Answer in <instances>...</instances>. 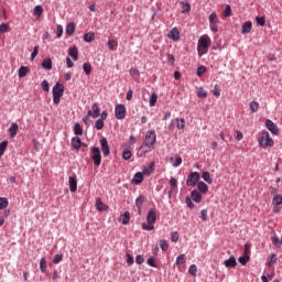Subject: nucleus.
Listing matches in <instances>:
<instances>
[{"label": "nucleus", "mask_w": 282, "mask_h": 282, "mask_svg": "<svg viewBox=\"0 0 282 282\" xmlns=\"http://www.w3.org/2000/svg\"><path fill=\"white\" fill-rule=\"evenodd\" d=\"M186 263V256L184 253L176 257L175 265H184Z\"/></svg>", "instance_id": "nucleus-29"}, {"label": "nucleus", "mask_w": 282, "mask_h": 282, "mask_svg": "<svg viewBox=\"0 0 282 282\" xmlns=\"http://www.w3.org/2000/svg\"><path fill=\"white\" fill-rule=\"evenodd\" d=\"M42 68L50 72L52 69V58H50V57L44 58L42 62Z\"/></svg>", "instance_id": "nucleus-23"}, {"label": "nucleus", "mask_w": 282, "mask_h": 282, "mask_svg": "<svg viewBox=\"0 0 282 282\" xmlns=\"http://www.w3.org/2000/svg\"><path fill=\"white\" fill-rule=\"evenodd\" d=\"M199 172H191L186 180V186H197L199 184Z\"/></svg>", "instance_id": "nucleus-7"}, {"label": "nucleus", "mask_w": 282, "mask_h": 282, "mask_svg": "<svg viewBox=\"0 0 282 282\" xmlns=\"http://www.w3.org/2000/svg\"><path fill=\"white\" fill-rule=\"evenodd\" d=\"M56 36H57V39H61V36H63V25H61V24L57 25Z\"/></svg>", "instance_id": "nucleus-64"}, {"label": "nucleus", "mask_w": 282, "mask_h": 282, "mask_svg": "<svg viewBox=\"0 0 282 282\" xmlns=\"http://www.w3.org/2000/svg\"><path fill=\"white\" fill-rule=\"evenodd\" d=\"M182 4V14H186L188 12H191V3H188V1H181Z\"/></svg>", "instance_id": "nucleus-25"}, {"label": "nucleus", "mask_w": 282, "mask_h": 282, "mask_svg": "<svg viewBox=\"0 0 282 282\" xmlns=\"http://www.w3.org/2000/svg\"><path fill=\"white\" fill-rule=\"evenodd\" d=\"M68 56L73 58V61H78V48L73 46L68 50Z\"/></svg>", "instance_id": "nucleus-22"}, {"label": "nucleus", "mask_w": 282, "mask_h": 282, "mask_svg": "<svg viewBox=\"0 0 282 282\" xmlns=\"http://www.w3.org/2000/svg\"><path fill=\"white\" fill-rule=\"evenodd\" d=\"M87 112L90 118H94L96 120V118H100V106L95 102L91 106V110H88Z\"/></svg>", "instance_id": "nucleus-8"}, {"label": "nucleus", "mask_w": 282, "mask_h": 282, "mask_svg": "<svg viewBox=\"0 0 282 282\" xmlns=\"http://www.w3.org/2000/svg\"><path fill=\"white\" fill-rule=\"evenodd\" d=\"M144 182V175L142 172H137L132 178V184L140 185Z\"/></svg>", "instance_id": "nucleus-16"}, {"label": "nucleus", "mask_w": 282, "mask_h": 282, "mask_svg": "<svg viewBox=\"0 0 282 282\" xmlns=\"http://www.w3.org/2000/svg\"><path fill=\"white\" fill-rule=\"evenodd\" d=\"M191 199H193V202H195V204H202V192H199L197 189H193L191 192Z\"/></svg>", "instance_id": "nucleus-13"}, {"label": "nucleus", "mask_w": 282, "mask_h": 282, "mask_svg": "<svg viewBox=\"0 0 282 282\" xmlns=\"http://www.w3.org/2000/svg\"><path fill=\"white\" fill-rule=\"evenodd\" d=\"M153 171H155L154 162L150 163L148 166H144L141 173L143 175H151V173H153Z\"/></svg>", "instance_id": "nucleus-19"}, {"label": "nucleus", "mask_w": 282, "mask_h": 282, "mask_svg": "<svg viewBox=\"0 0 282 282\" xmlns=\"http://www.w3.org/2000/svg\"><path fill=\"white\" fill-rule=\"evenodd\" d=\"M105 128V120L102 119H97L95 121V129H97V131H101V129Z\"/></svg>", "instance_id": "nucleus-36"}, {"label": "nucleus", "mask_w": 282, "mask_h": 282, "mask_svg": "<svg viewBox=\"0 0 282 282\" xmlns=\"http://www.w3.org/2000/svg\"><path fill=\"white\" fill-rule=\"evenodd\" d=\"M219 23V17L217 15V12H212L209 14V24H218Z\"/></svg>", "instance_id": "nucleus-28"}, {"label": "nucleus", "mask_w": 282, "mask_h": 282, "mask_svg": "<svg viewBox=\"0 0 282 282\" xmlns=\"http://www.w3.org/2000/svg\"><path fill=\"white\" fill-rule=\"evenodd\" d=\"M272 204H273V206H281V204H282V195L281 194H275L273 196Z\"/></svg>", "instance_id": "nucleus-30"}, {"label": "nucleus", "mask_w": 282, "mask_h": 282, "mask_svg": "<svg viewBox=\"0 0 282 282\" xmlns=\"http://www.w3.org/2000/svg\"><path fill=\"white\" fill-rule=\"evenodd\" d=\"M130 219H131V214L129 212H124L121 224H123V226H127V224H129Z\"/></svg>", "instance_id": "nucleus-37"}, {"label": "nucleus", "mask_w": 282, "mask_h": 282, "mask_svg": "<svg viewBox=\"0 0 282 282\" xmlns=\"http://www.w3.org/2000/svg\"><path fill=\"white\" fill-rule=\"evenodd\" d=\"M9 204L10 202H8V198L0 197V210H3V208H8Z\"/></svg>", "instance_id": "nucleus-43"}, {"label": "nucleus", "mask_w": 282, "mask_h": 282, "mask_svg": "<svg viewBox=\"0 0 282 282\" xmlns=\"http://www.w3.org/2000/svg\"><path fill=\"white\" fill-rule=\"evenodd\" d=\"M40 270L43 273L47 272V261L45 260V258H41L40 260Z\"/></svg>", "instance_id": "nucleus-35"}, {"label": "nucleus", "mask_w": 282, "mask_h": 282, "mask_svg": "<svg viewBox=\"0 0 282 282\" xmlns=\"http://www.w3.org/2000/svg\"><path fill=\"white\" fill-rule=\"evenodd\" d=\"M115 116L117 120H124L127 118V107L123 104H118L115 107Z\"/></svg>", "instance_id": "nucleus-6"}, {"label": "nucleus", "mask_w": 282, "mask_h": 282, "mask_svg": "<svg viewBox=\"0 0 282 282\" xmlns=\"http://www.w3.org/2000/svg\"><path fill=\"white\" fill-rule=\"evenodd\" d=\"M257 25H260V28L265 26V17H256Z\"/></svg>", "instance_id": "nucleus-45"}, {"label": "nucleus", "mask_w": 282, "mask_h": 282, "mask_svg": "<svg viewBox=\"0 0 282 282\" xmlns=\"http://www.w3.org/2000/svg\"><path fill=\"white\" fill-rule=\"evenodd\" d=\"M276 263V254H271L270 258L268 259V265H272Z\"/></svg>", "instance_id": "nucleus-63"}, {"label": "nucleus", "mask_w": 282, "mask_h": 282, "mask_svg": "<svg viewBox=\"0 0 282 282\" xmlns=\"http://www.w3.org/2000/svg\"><path fill=\"white\" fill-rule=\"evenodd\" d=\"M90 158L94 162V166H96L98 169V166H100V164H102V154H100V148L93 147Z\"/></svg>", "instance_id": "nucleus-5"}, {"label": "nucleus", "mask_w": 282, "mask_h": 282, "mask_svg": "<svg viewBox=\"0 0 282 282\" xmlns=\"http://www.w3.org/2000/svg\"><path fill=\"white\" fill-rule=\"evenodd\" d=\"M212 44H213V40H210V36L208 35H203L198 39L197 52H198L199 58L208 54V47H210Z\"/></svg>", "instance_id": "nucleus-1"}, {"label": "nucleus", "mask_w": 282, "mask_h": 282, "mask_svg": "<svg viewBox=\"0 0 282 282\" xmlns=\"http://www.w3.org/2000/svg\"><path fill=\"white\" fill-rule=\"evenodd\" d=\"M197 191L206 195L208 193V185L204 181H200L197 183Z\"/></svg>", "instance_id": "nucleus-20"}, {"label": "nucleus", "mask_w": 282, "mask_h": 282, "mask_svg": "<svg viewBox=\"0 0 282 282\" xmlns=\"http://www.w3.org/2000/svg\"><path fill=\"white\" fill-rule=\"evenodd\" d=\"M159 243L163 252H166V250H169V241L161 239Z\"/></svg>", "instance_id": "nucleus-42"}, {"label": "nucleus", "mask_w": 282, "mask_h": 282, "mask_svg": "<svg viewBox=\"0 0 282 282\" xmlns=\"http://www.w3.org/2000/svg\"><path fill=\"white\" fill-rule=\"evenodd\" d=\"M96 206L97 210H105V208H107V205L102 204V199L100 198L96 199Z\"/></svg>", "instance_id": "nucleus-48"}, {"label": "nucleus", "mask_w": 282, "mask_h": 282, "mask_svg": "<svg viewBox=\"0 0 282 282\" xmlns=\"http://www.w3.org/2000/svg\"><path fill=\"white\" fill-rule=\"evenodd\" d=\"M100 145H101V151L104 153V158H109L111 150L109 148V142L107 141V138H102L100 140Z\"/></svg>", "instance_id": "nucleus-9"}, {"label": "nucleus", "mask_w": 282, "mask_h": 282, "mask_svg": "<svg viewBox=\"0 0 282 282\" xmlns=\"http://www.w3.org/2000/svg\"><path fill=\"white\" fill-rule=\"evenodd\" d=\"M206 66H198L196 69V76H198V78H202V76H204V74H206Z\"/></svg>", "instance_id": "nucleus-39"}, {"label": "nucleus", "mask_w": 282, "mask_h": 282, "mask_svg": "<svg viewBox=\"0 0 282 282\" xmlns=\"http://www.w3.org/2000/svg\"><path fill=\"white\" fill-rule=\"evenodd\" d=\"M188 272L192 276H197V265L196 264H191L188 268Z\"/></svg>", "instance_id": "nucleus-50"}, {"label": "nucleus", "mask_w": 282, "mask_h": 282, "mask_svg": "<svg viewBox=\"0 0 282 282\" xmlns=\"http://www.w3.org/2000/svg\"><path fill=\"white\" fill-rule=\"evenodd\" d=\"M68 185H69L70 193H76V191H78V180H76V177L69 176Z\"/></svg>", "instance_id": "nucleus-12"}, {"label": "nucleus", "mask_w": 282, "mask_h": 282, "mask_svg": "<svg viewBox=\"0 0 282 282\" xmlns=\"http://www.w3.org/2000/svg\"><path fill=\"white\" fill-rule=\"evenodd\" d=\"M41 87H42L43 91H50V82H47V79H44L41 83Z\"/></svg>", "instance_id": "nucleus-57"}, {"label": "nucleus", "mask_w": 282, "mask_h": 282, "mask_svg": "<svg viewBox=\"0 0 282 282\" xmlns=\"http://www.w3.org/2000/svg\"><path fill=\"white\" fill-rule=\"evenodd\" d=\"M251 31H252V22L251 21L245 22L241 26V34H250Z\"/></svg>", "instance_id": "nucleus-17"}, {"label": "nucleus", "mask_w": 282, "mask_h": 282, "mask_svg": "<svg viewBox=\"0 0 282 282\" xmlns=\"http://www.w3.org/2000/svg\"><path fill=\"white\" fill-rule=\"evenodd\" d=\"M142 263H144V256L138 254V256L135 257V264H137V265H142Z\"/></svg>", "instance_id": "nucleus-61"}, {"label": "nucleus", "mask_w": 282, "mask_h": 282, "mask_svg": "<svg viewBox=\"0 0 282 282\" xmlns=\"http://www.w3.org/2000/svg\"><path fill=\"white\" fill-rule=\"evenodd\" d=\"M213 95L216 96L217 98H219V96H221V88L219 87V85H215L214 89L212 90Z\"/></svg>", "instance_id": "nucleus-49"}, {"label": "nucleus", "mask_w": 282, "mask_h": 282, "mask_svg": "<svg viewBox=\"0 0 282 282\" xmlns=\"http://www.w3.org/2000/svg\"><path fill=\"white\" fill-rule=\"evenodd\" d=\"M28 72H30V68H28V66H21L18 72L19 78H25V76H28Z\"/></svg>", "instance_id": "nucleus-26"}, {"label": "nucleus", "mask_w": 282, "mask_h": 282, "mask_svg": "<svg viewBox=\"0 0 282 282\" xmlns=\"http://www.w3.org/2000/svg\"><path fill=\"white\" fill-rule=\"evenodd\" d=\"M271 241H272L273 246H275V248H281L282 242H281V240L279 239V237L273 236V237L271 238Z\"/></svg>", "instance_id": "nucleus-52"}, {"label": "nucleus", "mask_w": 282, "mask_h": 282, "mask_svg": "<svg viewBox=\"0 0 282 282\" xmlns=\"http://www.w3.org/2000/svg\"><path fill=\"white\" fill-rule=\"evenodd\" d=\"M61 261H63V253L55 254L54 258H53V263L55 265H58V263H61Z\"/></svg>", "instance_id": "nucleus-51"}, {"label": "nucleus", "mask_w": 282, "mask_h": 282, "mask_svg": "<svg viewBox=\"0 0 282 282\" xmlns=\"http://www.w3.org/2000/svg\"><path fill=\"white\" fill-rule=\"evenodd\" d=\"M83 69L86 74V76H89V74H91V64L89 63H84L83 64Z\"/></svg>", "instance_id": "nucleus-46"}, {"label": "nucleus", "mask_w": 282, "mask_h": 282, "mask_svg": "<svg viewBox=\"0 0 282 282\" xmlns=\"http://www.w3.org/2000/svg\"><path fill=\"white\" fill-rule=\"evenodd\" d=\"M155 227L153 226V224H147V223H143L142 225V230H148L149 232H151V230H153Z\"/></svg>", "instance_id": "nucleus-58"}, {"label": "nucleus", "mask_w": 282, "mask_h": 282, "mask_svg": "<svg viewBox=\"0 0 282 282\" xmlns=\"http://www.w3.org/2000/svg\"><path fill=\"white\" fill-rule=\"evenodd\" d=\"M34 14H35V17H41V14H43V7H41V6H36L35 8H34Z\"/></svg>", "instance_id": "nucleus-60"}, {"label": "nucleus", "mask_w": 282, "mask_h": 282, "mask_svg": "<svg viewBox=\"0 0 282 282\" xmlns=\"http://www.w3.org/2000/svg\"><path fill=\"white\" fill-rule=\"evenodd\" d=\"M95 39H96V34L94 32H88L84 35L85 43H93Z\"/></svg>", "instance_id": "nucleus-27"}, {"label": "nucleus", "mask_w": 282, "mask_h": 282, "mask_svg": "<svg viewBox=\"0 0 282 282\" xmlns=\"http://www.w3.org/2000/svg\"><path fill=\"white\" fill-rule=\"evenodd\" d=\"M184 127H186V119L184 118H176V129H184Z\"/></svg>", "instance_id": "nucleus-32"}, {"label": "nucleus", "mask_w": 282, "mask_h": 282, "mask_svg": "<svg viewBox=\"0 0 282 282\" xmlns=\"http://www.w3.org/2000/svg\"><path fill=\"white\" fill-rule=\"evenodd\" d=\"M72 147H73V149L78 151V149H80V147H83V141L78 137H74L72 139Z\"/></svg>", "instance_id": "nucleus-21"}, {"label": "nucleus", "mask_w": 282, "mask_h": 282, "mask_svg": "<svg viewBox=\"0 0 282 282\" xmlns=\"http://www.w3.org/2000/svg\"><path fill=\"white\" fill-rule=\"evenodd\" d=\"M197 96L199 98H208V91H206L204 88H198L197 89Z\"/></svg>", "instance_id": "nucleus-47"}, {"label": "nucleus", "mask_w": 282, "mask_h": 282, "mask_svg": "<svg viewBox=\"0 0 282 282\" xmlns=\"http://www.w3.org/2000/svg\"><path fill=\"white\" fill-rule=\"evenodd\" d=\"M250 110L252 111V113H257V111H259V102L257 101H251L249 104Z\"/></svg>", "instance_id": "nucleus-44"}, {"label": "nucleus", "mask_w": 282, "mask_h": 282, "mask_svg": "<svg viewBox=\"0 0 282 282\" xmlns=\"http://www.w3.org/2000/svg\"><path fill=\"white\" fill-rule=\"evenodd\" d=\"M258 142L262 149H268V147H274V140L270 137V132L263 131L258 138Z\"/></svg>", "instance_id": "nucleus-4"}, {"label": "nucleus", "mask_w": 282, "mask_h": 282, "mask_svg": "<svg viewBox=\"0 0 282 282\" xmlns=\"http://www.w3.org/2000/svg\"><path fill=\"white\" fill-rule=\"evenodd\" d=\"M131 155H132V153H131V150H129V149H124V151L122 152V158L124 160H131Z\"/></svg>", "instance_id": "nucleus-56"}, {"label": "nucleus", "mask_w": 282, "mask_h": 282, "mask_svg": "<svg viewBox=\"0 0 282 282\" xmlns=\"http://www.w3.org/2000/svg\"><path fill=\"white\" fill-rule=\"evenodd\" d=\"M239 263H241V265H246V263H248V261H250V257L249 256H242L238 259Z\"/></svg>", "instance_id": "nucleus-59"}, {"label": "nucleus", "mask_w": 282, "mask_h": 282, "mask_svg": "<svg viewBox=\"0 0 282 282\" xmlns=\"http://www.w3.org/2000/svg\"><path fill=\"white\" fill-rule=\"evenodd\" d=\"M74 133L75 135H83V127L80 126V123H75Z\"/></svg>", "instance_id": "nucleus-40"}, {"label": "nucleus", "mask_w": 282, "mask_h": 282, "mask_svg": "<svg viewBox=\"0 0 282 282\" xmlns=\"http://www.w3.org/2000/svg\"><path fill=\"white\" fill-rule=\"evenodd\" d=\"M147 263L148 265H150V268H158V264L155 263V258H153V256L148 258Z\"/></svg>", "instance_id": "nucleus-55"}, {"label": "nucleus", "mask_w": 282, "mask_h": 282, "mask_svg": "<svg viewBox=\"0 0 282 282\" xmlns=\"http://www.w3.org/2000/svg\"><path fill=\"white\" fill-rule=\"evenodd\" d=\"M155 142H158V134L155 133V130H149L145 133L143 144L141 145V149H144V147L148 149V151H153V147L155 145Z\"/></svg>", "instance_id": "nucleus-2"}, {"label": "nucleus", "mask_w": 282, "mask_h": 282, "mask_svg": "<svg viewBox=\"0 0 282 282\" xmlns=\"http://www.w3.org/2000/svg\"><path fill=\"white\" fill-rule=\"evenodd\" d=\"M74 32H76V25L74 23H68L66 25V34H68V36H72Z\"/></svg>", "instance_id": "nucleus-31"}, {"label": "nucleus", "mask_w": 282, "mask_h": 282, "mask_svg": "<svg viewBox=\"0 0 282 282\" xmlns=\"http://www.w3.org/2000/svg\"><path fill=\"white\" fill-rule=\"evenodd\" d=\"M185 204L187 208H191V209L195 208V203H193V198H191L189 196L185 198Z\"/></svg>", "instance_id": "nucleus-54"}, {"label": "nucleus", "mask_w": 282, "mask_h": 282, "mask_svg": "<svg viewBox=\"0 0 282 282\" xmlns=\"http://www.w3.org/2000/svg\"><path fill=\"white\" fill-rule=\"evenodd\" d=\"M225 268H237V259L235 256H230L229 259L224 262Z\"/></svg>", "instance_id": "nucleus-15"}, {"label": "nucleus", "mask_w": 282, "mask_h": 282, "mask_svg": "<svg viewBox=\"0 0 282 282\" xmlns=\"http://www.w3.org/2000/svg\"><path fill=\"white\" fill-rule=\"evenodd\" d=\"M65 94V86L62 83H56L53 86V104L61 105V98Z\"/></svg>", "instance_id": "nucleus-3"}, {"label": "nucleus", "mask_w": 282, "mask_h": 282, "mask_svg": "<svg viewBox=\"0 0 282 282\" xmlns=\"http://www.w3.org/2000/svg\"><path fill=\"white\" fill-rule=\"evenodd\" d=\"M156 102H158V94L153 93L150 96L149 105H150V107H155Z\"/></svg>", "instance_id": "nucleus-41"}, {"label": "nucleus", "mask_w": 282, "mask_h": 282, "mask_svg": "<svg viewBox=\"0 0 282 282\" xmlns=\"http://www.w3.org/2000/svg\"><path fill=\"white\" fill-rule=\"evenodd\" d=\"M39 56V45L34 46L33 52L31 53V61H34Z\"/></svg>", "instance_id": "nucleus-62"}, {"label": "nucleus", "mask_w": 282, "mask_h": 282, "mask_svg": "<svg viewBox=\"0 0 282 282\" xmlns=\"http://www.w3.org/2000/svg\"><path fill=\"white\" fill-rule=\"evenodd\" d=\"M170 162H172V166L177 169V166H180L182 164V158L181 156L175 158V159L171 158Z\"/></svg>", "instance_id": "nucleus-38"}, {"label": "nucleus", "mask_w": 282, "mask_h": 282, "mask_svg": "<svg viewBox=\"0 0 282 282\" xmlns=\"http://www.w3.org/2000/svg\"><path fill=\"white\" fill-rule=\"evenodd\" d=\"M156 220H158V214L155 212V208L149 209L148 215H147L148 224H155Z\"/></svg>", "instance_id": "nucleus-11"}, {"label": "nucleus", "mask_w": 282, "mask_h": 282, "mask_svg": "<svg viewBox=\"0 0 282 282\" xmlns=\"http://www.w3.org/2000/svg\"><path fill=\"white\" fill-rule=\"evenodd\" d=\"M169 39L172 41H180V30H177V28H173L169 33Z\"/></svg>", "instance_id": "nucleus-18"}, {"label": "nucleus", "mask_w": 282, "mask_h": 282, "mask_svg": "<svg viewBox=\"0 0 282 282\" xmlns=\"http://www.w3.org/2000/svg\"><path fill=\"white\" fill-rule=\"evenodd\" d=\"M265 127L273 135H279V127H276L274 121L267 119Z\"/></svg>", "instance_id": "nucleus-10"}, {"label": "nucleus", "mask_w": 282, "mask_h": 282, "mask_svg": "<svg viewBox=\"0 0 282 282\" xmlns=\"http://www.w3.org/2000/svg\"><path fill=\"white\" fill-rule=\"evenodd\" d=\"M8 151V141L0 142V158H3V154Z\"/></svg>", "instance_id": "nucleus-33"}, {"label": "nucleus", "mask_w": 282, "mask_h": 282, "mask_svg": "<svg viewBox=\"0 0 282 282\" xmlns=\"http://www.w3.org/2000/svg\"><path fill=\"white\" fill-rule=\"evenodd\" d=\"M202 177L206 184H213V178L210 177V172H203Z\"/></svg>", "instance_id": "nucleus-34"}, {"label": "nucleus", "mask_w": 282, "mask_h": 282, "mask_svg": "<svg viewBox=\"0 0 282 282\" xmlns=\"http://www.w3.org/2000/svg\"><path fill=\"white\" fill-rule=\"evenodd\" d=\"M224 17H232V9L230 8V4H226L225 10H224Z\"/></svg>", "instance_id": "nucleus-53"}, {"label": "nucleus", "mask_w": 282, "mask_h": 282, "mask_svg": "<svg viewBox=\"0 0 282 282\" xmlns=\"http://www.w3.org/2000/svg\"><path fill=\"white\" fill-rule=\"evenodd\" d=\"M18 131H19V124L17 122L11 123L10 128L8 129V133L10 138H17Z\"/></svg>", "instance_id": "nucleus-14"}, {"label": "nucleus", "mask_w": 282, "mask_h": 282, "mask_svg": "<svg viewBox=\"0 0 282 282\" xmlns=\"http://www.w3.org/2000/svg\"><path fill=\"white\" fill-rule=\"evenodd\" d=\"M144 202H147V197H144V195H139L135 199V206L137 208H139V210H142V204H144Z\"/></svg>", "instance_id": "nucleus-24"}]
</instances>
